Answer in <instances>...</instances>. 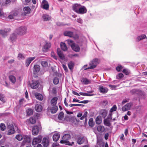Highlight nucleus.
<instances>
[{
    "mask_svg": "<svg viewBox=\"0 0 147 147\" xmlns=\"http://www.w3.org/2000/svg\"><path fill=\"white\" fill-rule=\"evenodd\" d=\"M81 81L82 83L84 84H87L90 82V80L86 78H82L81 79Z\"/></svg>",
    "mask_w": 147,
    "mask_h": 147,
    "instance_id": "obj_19",
    "label": "nucleus"
},
{
    "mask_svg": "<svg viewBox=\"0 0 147 147\" xmlns=\"http://www.w3.org/2000/svg\"><path fill=\"white\" fill-rule=\"evenodd\" d=\"M77 21L80 24H82L83 22L82 20L80 18L77 19Z\"/></svg>",
    "mask_w": 147,
    "mask_h": 147,
    "instance_id": "obj_62",
    "label": "nucleus"
},
{
    "mask_svg": "<svg viewBox=\"0 0 147 147\" xmlns=\"http://www.w3.org/2000/svg\"><path fill=\"white\" fill-rule=\"evenodd\" d=\"M102 119L100 116H98L96 119V124H99L102 122Z\"/></svg>",
    "mask_w": 147,
    "mask_h": 147,
    "instance_id": "obj_35",
    "label": "nucleus"
},
{
    "mask_svg": "<svg viewBox=\"0 0 147 147\" xmlns=\"http://www.w3.org/2000/svg\"><path fill=\"white\" fill-rule=\"evenodd\" d=\"M57 100L58 98L57 97H55L52 98L51 100V106H56Z\"/></svg>",
    "mask_w": 147,
    "mask_h": 147,
    "instance_id": "obj_13",
    "label": "nucleus"
},
{
    "mask_svg": "<svg viewBox=\"0 0 147 147\" xmlns=\"http://www.w3.org/2000/svg\"><path fill=\"white\" fill-rule=\"evenodd\" d=\"M120 139L121 140H124V136L123 134H122L121 135Z\"/></svg>",
    "mask_w": 147,
    "mask_h": 147,
    "instance_id": "obj_63",
    "label": "nucleus"
},
{
    "mask_svg": "<svg viewBox=\"0 0 147 147\" xmlns=\"http://www.w3.org/2000/svg\"><path fill=\"white\" fill-rule=\"evenodd\" d=\"M97 130L100 132H102L105 131V128L103 126L99 125L97 127Z\"/></svg>",
    "mask_w": 147,
    "mask_h": 147,
    "instance_id": "obj_31",
    "label": "nucleus"
},
{
    "mask_svg": "<svg viewBox=\"0 0 147 147\" xmlns=\"http://www.w3.org/2000/svg\"><path fill=\"white\" fill-rule=\"evenodd\" d=\"M41 7L43 9L47 10L49 9V5L48 2L46 0L42 1L41 5Z\"/></svg>",
    "mask_w": 147,
    "mask_h": 147,
    "instance_id": "obj_6",
    "label": "nucleus"
},
{
    "mask_svg": "<svg viewBox=\"0 0 147 147\" xmlns=\"http://www.w3.org/2000/svg\"><path fill=\"white\" fill-rule=\"evenodd\" d=\"M146 37V36L145 34H142L139 36L137 38V40L138 41H139L142 39L145 38Z\"/></svg>",
    "mask_w": 147,
    "mask_h": 147,
    "instance_id": "obj_37",
    "label": "nucleus"
},
{
    "mask_svg": "<svg viewBox=\"0 0 147 147\" xmlns=\"http://www.w3.org/2000/svg\"><path fill=\"white\" fill-rule=\"evenodd\" d=\"M74 65V63L72 61L70 62L68 64V67L70 70L73 69Z\"/></svg>",
    "mask_w": 147,
    "mask_h": 147,
    "instance_id": "obj_39",
    "label": "nucleus"
},
{
    "mask_svg": "<svg viewBox=\"0 0 147 147\" xmlns=\"http://www.w3.org/2000/svg\"><path fill=\"white\" fill-rule=\"evenodd\" d=\"M70 138V136L69 134H65L63 136L62 140L60 141V142L62 144L65 143L66 144L72 145L74 144V142H72V144H69V142L67 141Z\"/></svg>",
    "mask_w": 147,
    "mask_h": 147,
    "instance_id": "obj_3",
    "label": "nucleus"
},
{
    "mask_svg": "<svg viewBox=\"0 0 147 147\" xmlns=\"http://www.w3.org/2000/svg\"><path fill=\"white\" fill-rule=\"evenodd\" d=\"M64 116V113L63 112H61L58 115V118L61 120H62Z\"/></svg>",
    "mask_w": 147,
    "mask_h": 147,
    "instance_id": "obj_43",
    "label": "nucleus"
},
{
    "mask_svg": "<svg viewBox=\"0 0 147 147\" xmlns=\"http://www.w3.org/2000/svg\"><path fill=\"white\" fill-rule=\"evenodd\" d=\"M0 127L1 130L2 131H4L5 129V125L3 123H1L0 125Z\"/></svg>",
    "mask_w": 147,
    "mask_h": 147,
    "instance_id": "obj_51",
    "label": "nucleus"
},
{
    "mask_svg": "<svg viewBox=\"0 0 147 147\" xmlns=\"http://www.w3.org/2000/svg\"><path fill=\"white\" fill-rule=\"evenodd\" d=\"M42 18L43 20L44 21H47L50 20L51 18L49 16L46 15L44 14L43 15Z\"/></svg>",
    "mask_w": 147,
    "mask_h": 147,
    "instance_id": "obj_30",
    "label": "nucleus"
},
{
    "mask_svg": "<svg viewBox=\"0 0 147 147\" xmlns=\"http://www.w3.org/2000/svg\"><path fill=\"white\" fill-rule=\"evenodd\" d=\"M18 35L15 33V32L10 36V40L12 42L16 41L17 38V35Z\"/></svg>",
    "mask_w": 147,
    "mask_h": 147,
    "instance_id": "obj_17",
    "label": "nucleus"
},
{
    "mask_svg": "<svg viewBox=\"0 0 147 147\" xmlns=\"http://www.w3.org/2000/svg\"><path fill=\"white\" fill-rule=\"evenodd\" d=\"M88 124L90 126L93 127L94 125V123L92 118H90L89 119Z\"/></svg>",
    "mask_w": 147,
    "mask_h": 147,
    "instance_id": "obj_42",
    "label": "nucleus"
},
{
    "mask_svg": "<svg viewBox=\"0 0 147 147\" xmlns=\"http://www.w3.org/2000/svg\"><path fill=\"white\" fill-rule=\"evenodd\" d=\"M29 121L32 124H34L35 123L36 121L35 119L32 117H31L29 119Z\"/></svg>",
    "mask_w": 147,
    "mask_h": 147,
    "instance_id": "obj_46",
    "label": "nucleus"
},
{
    "mask_svg": "<svg viewBox=\"0 0 147 147\" xmlns=\"http://www.w3.org/2000/svg\"><path fill=\"white\" fill-rule=\"evenodd\" d=\"M88 112L87 111L84 112L83 116L80 118V120H83L84 119H86L88 115Z\"/></svg>",
    "mask_w": 147,
    "mask_h": 147,
    "instance_id": "obj_40",
    "label": "nucleus"
},
{
    "mask_svg": "<svg viewBox=\"0 0 147 147\" xmlns=\"http://www.w3.org/2000/svg\"><path fill=\"white\" fill-rule=\"evenodd\" d=\"M42 143L44 147H47L49 144L48 140L45 138H44L42 140Z\"/></svg>",
    "mask_w": 147,
    "mask_h": 147,
    "instance_id": "obj_18",
    "label": "nucleus"
},
{
    "mask_svg": "<svg viewBox=\"0 0 147 147\" xmlns=\"http://www.w3.org/2000/svg\"><path fill=\"white\" fill-rule=\"evenodd\" d=\"M8 128L9 129L8 134L10 135L14 133L15 131L14 129L13 126L12 125H9L8 126Z\"/></svg>",
    "mask_w": 147,
    "mask_h": 147,
    "instance_id": "obj_9",
    "label": "nucleus"
},
{
    "mask_svg": "<svg viewBox=\"0 0 147 147\" xmlns=\"http://www.w3.org/2000/svg\"><path fill=\"white\" fill-rule=\"evenodd\" d=\"M41 64L42 66L43 67H46L48 66V63L46 61H42Z\"/></svg>",
    "mask_w": 147,
    "mask_h": 147,
    "instance_id": "obj_50",
    "label": "nucleus"
},
{
    "mask_svg": "<svg viewBox=\"0 0 147 147\" xmlns=\"http://www.w3.org/2000/svg\"><path fill=\"white\" fill-rule=\"evenodd\" d=\"M18 58L19 59H23L25 58V56L21 53H19L18 54Z\"/></svg>",
    "mask_w": 147,
    "mask_h": 147,
    "instance_id": "obj_44",
    "label": "nucleus"
},
{
    "mask_svg": "<svg viewBox=\"0 0 147 147\" xmlns=\"http://www.w3.org/2000/svg\"><path fill=\"white\" fill-rule=\"evenodd\" d=\"M51 44L50 43H48L46 42V44L43 48V51L45 52H46L47 50L51 47Z\"/></svg>",
    "mask_w": 147,
    "mask_h": 147,
    "instance_id": "obj_16",
    "label": "nucleus"
},
{
    "mask_svg": "<svg viewBox=\"0 0 147 147\" xmlns=\"http://www.w3.org/2000/svg\"><path fill=\"white\" fill-rule=\"evenodd\" d=\"M53 82L55 84L57 85L58 84L59 82V79L58 78L55 77L53 79Z\"/></svg>",
    "mask_w": 147,
    "mask_h": 147,
    "instance_id": "obj_45",
    "label": "nucleus"
},
{
    "mask_svg": "<svg viewBox=\"0 0 147 147\" xmlns=\"http://www.w3.org/2000/svg\"><path fill=\"white\" fill-rule=\"evenodd\" d=\"M35 58V57L28 58L26 60L25 64L27 67L29 66L31 62Z\"/></svg>",
    "mask_w": 147,
    "mask_h": 147,
    "instance_id": "obj_10",
    "label": "nucleus"
},
{
    "mask_svg": "<svg viewBox=\"0 0 147 147\" xmlns=\"http://www.w3.org/2000/svg\"><path fill=\"white\" fill-rule=\"evenodd\" d=\"M26 112L28 115H30L33 114V111L32 109H29L27 110Z\"/></svg>",
    "mask_w": 147,
    "mask_h": 147,
    "instance_id": "obj_41",
    "label": "nucleus"
},
{
    "mask_svg": "<svg viewBox=\"0 0 147 147\" xmlns=\"http://www.w3.org/2000/svg\"><path fill=\"white\" fill-rule=\"evenodd\" d=\"M111 121L108 119H105L104 120V124L106 126L109 127L111 125L110 123Z\"/></svg>",
    "mask_w": 147,
    "mask_h": 147,
    "instance_id": "obj_28",
    "label": "nucleus"
},
{
    "mask_svg": "<svg viewBox=\"0 0 147 147\" xmlns=\"http://www.w3.org/2000/svg\"><path fill=\"white\" fill-rule=\"evenodd\" d=\"M4 96L3 94L0 93V100L1 101L4 100Z\"/></svg>",
    "mask_w": 147,
    "mask_h": 147,
    "instance_id": "obj_58",
    "label": "nucleus"
},
{
    "mask_svg": "<svg viewBox=\"0 0 147 147\" xmlns=\"http://www.w3.org/2000/svg\"><path fill=\"white\" fill-rule=\"evenodd\" d=\"M51 56L55 59H57V57L55 55L53 52H51Z\"/></svg>",
    "mask_w": 147,
    "mask_h": 147,
    "instance_id": "obj_57",
    "label": "nucleus"
},
{
    "mask_svg": "<svg viewBox=\"0 0 147 147\" xmlns=\"http://www.w3.org/2000/svg\"><path fill=\"white\" fill-rule=\"evenodd\" d=\"M85 140V138L83 137L82 138H78L77 142L78 144H81L83 143Z\"/></svg>",
    "mask_w": 147,
    "mask_h": 147,
    "instance_id": "obj_34",
    "label": "nucleus"
},
{
    "mask_svg": "<svg viewBox=\"0 0 147 147\" xmlns=\"http://www.w3.org/2000/svg\"><path fill=\"white\" fill-rule=\"evenodd\" d=\"M50 109L51 110L52 113H55L58 110V107L56 106H51L50 107Z\"/></svg>",
    "mask_w": 147,
    "mask_h": 147,
    "instance_id": "obj_21",
    "label": "nucleus"
},
{
    "mask_svg": "<svg viewBox=\"0 0 147 147\" xmlns=\"http://www.w3.org/2000/svg\"><path fill=\"white\" fill-rule=\"evenodd\" d=\"M24 13L25 15L29 14L30 11V9L29 7H26L23 9Z\"/></svg>",
    "mask_w": 147,
    "mask_h": 147,
    "instance_id": "obj_27",
    "label": "nucleus"
},
{
    "mask_svg": "<svg viewBox=\"0 0 147 147\" xmlns=\"http://www.w3.org/2000/svg\"><path fill=\"white\" fill-rule=\"evenodd\" d=\"M123 68V67L122 66L119 65L117 66L116 68V69L118 71H121Z\"/></svg>",
    "mask_w": 147,
    "mask_h": 147,
    "instance_id": "obj_55",
    "label": "nucleus"
},
{
    "mask_svg": "<svg viewBox=\"0 0 147 147\" xmlns=\"http://www.w3.org/2000/svg\"><path fill=\"white\" fill-rule=\"evenodd\" d=\"M57 54L60 59L62 60L65 59V55L63 52L60 51L59 49H57Z\"/></svg>",
    "mask_w": 147,
    "mask_h": 147,
    "instance_id": "obj_15",
    "label": "nucleus"
},
{
    "mask_svg": "<svg viewBox=\"0 0 147 147\" xmlns=\"http://www.w3.org/2000/svg\"><path fill=\"white\" fill-rule=\"evenodd\" d=\"M38 82L37 81H32L30 84V86L32 89H36L38 86Z\"/></svg>",
    "mask_w": 147,
    "mask_h": 147,
    "instance_id": "obj_14",
    "label": "nucleus"
},
{
    "mask_svg": "<svg viewBox=\"0 0 147 147\" xmlns=\"http://www.w3.org/2000/svg\"><path fill=\"white\" fill-rule=\"evenodd\" d=\"M123 72L126 75H129V71L126 69H124L123 70Z\"/></svg>",
    "mask_w": 147,
    "mask_h": 147,
    "instance_id": "obj_54",
    "label": "nucleus"
},
{
    "mask_svg": "<svg viewBox=\"0 0 147 147\" xmlns=\"http://www.w3.org/2000/svg\"><path fill=\"white\" fill-rule=\"evenodd\" d=\"M18 13L17 11H13L11 12L8 16L9 18L12 19H14V17L18 15Z\"/></svg>",
    "mask_w": 147,
    "mask_h": 147,
    "instance_id": "obj_11",
    "label": "nucleus"
},
{
    "mask_svg": "<svg viewBox=\"0 0 147 147\" xmlns=\"http://www.w3.org/2000/svg\"><path fill=\"white\" fill-rule=\"evenodd\" d=\"M52 93L53 94H55L56 93V90L55 88H53L51 90Z\"/></svg>",
    "mask_w": 147,
    "mask_h": 147,
    "instance_id": "obj_56",
    "label": "nucleus"
},
{
    "mask_svg": "<svg viewBox=\"0 0 147 147\" xmlns=\"http://www.w3.org/2000/svg\"><path fill=\"white\" fill-rule=\"evenodd\" d=\"M112 114L111 113H110L109 114V115L106 118L107 119H109V120H110L111 121L112 120Z\"/></svg>",
    "mask_w": 147,
    "mask_h": 147,
    "instance_id": "obj_60",
    "label": "nucleus"
},
{
    "mask_svg": "<svg viewBox=\"0 0 147 147\" xmlns=\"http://www.w3.org/2000/svg\"><path fill=\"white\" fill-rule=\"evenodd\" d=\"M35 109L36 111L40 112L42 111V107L41 105L37 104L35 105Z\"/></svg>",
    "mask_w": 147,
    "mask_h": 147,
    "instance_id": "obj_24",
    "label": "nucleus"
},
{
    "mask_svg": "<svg viewBox=\"0 0 147 147\" xmlns=\"http://www.w3.org/2000/svg\"><path fill=\"white\" fill-rule=\"evenodd\" d=\"M61 47V49L64 51H66L67 49V47L65 43L61 42L60 44Z\"/></svg>",
    "mask_w": 147,
    "mask_h": 147,
    "instance_id": "obj_33",
    "label": "nucleus"
},
{
    "mask_svg": "<svg viewBox=\"0 0 147 147\" xmlns=\"http://www.w3.org/2000/svg\"><path fill=\"white\" fill-rule=\"evenodd\" d=\"M39 132V127L37 126L34 127L32 131V135L34 136L37 135Z\"/></svg>",
    "mask_w": 147,
    "mask_h": 147,
    "instance_id": "obj_12",
    "label": "nucleus"
},
{
    "mask_svg": "<svg viewBox=\"0 0 147 147\" xmlns=\"http://www.w3.org/2000/svg\"><path fill=\"white\" fill-rule=\"evenodd\" d=\"M98 90L99 92L102 94H105L107 92L108 90L107 88L102 86H99Z\"/></svg>",
    "mask_w": 147,
    "mask_h": 147,
    "instance_id": "obj_8",
    "label": "nucleus"
},
{
    "mask_svg": "<svg viewBox=\"0 0 147 147\" xmlns=\"http://www.w3.org/2000/svg\"><path fill=\"white\" fill-rule=\"evenodd\" d=\"M100 114L103 118H105L107 115V112L105 109H102L100 111Z\"/></svg>",
    "mask_w": 147,
    "mask_h": 147,
    "instance_id": "obj_25",
    "label": "nucleus"
},
{
    "mask_svg": "<svg viewBox=\"0 0 147 147\" xmlns=\"http://www.w3.org/2000/svg\"><path fill=\"white\" fill-rule=\"evenodd\" d=\"M10 30V29H8V31L0 30V34H1L3 36H5L7 35L8 32H9Z\"/></svg>",
    "mask_w": 147,
    "mask_h": 147,
    "instance_id": "obj_32",
    "label": "nucleus"
},
{
    "mask_svg": "<svg viewBox=\"0 0 147 147\" xmlns=\"http://www.w3.org/2000/svg\"><path fill=\"white\" fill-rule=\"evenodd\" d=\"M26 29L25 27H21L17 29L15 31L18 35H22L26 32Z\"/></svg>",
    "mask_w": 147,
    "mask_h": 147,
    "instance_id": "obj_2",
    "label": "nucleus"
},
{
    "mask_svg": "<svg viewBox=\"0 0 147 147\" xmlns=\"http://www.w3.org/2000/svg\"><path fill=\"white\" fill-rule=\"evenodd\" d=\"M103 145V144L101 142L99 141H97V145L96 146V147H101V146Z\"/></svg>",
    "mask_w": 147,
    "mask_h": 147,
    "instance_id": "obj_52",
    "label": "nucleus"
},
{
    "mask_svg": "<svg viewBox=\"0 0 147 147\" xmlns=\"http://www.w3.org/2000/svg\"><path fill=\"white\" fill-rule=\"evenodd\" d=\"M124 76L123 74L121 73L119 74L116 76V78L117 79H120L123 78Z\"/></svg>",
    "mask_w": 147,
    "mask_h": 147,
    "instance_id": "obj_48",
    "label": "nucleus"
},
{
    "mask_svg": "<svg viewBox=\"0 0 147 147\" xmlns=\"http://www.w3.org/2000/svg\"><path fill=\"white\" fill-rule=\"evenodd\" d=\"M42 136L41 135L39 136L38 137L33 138L32 145H35L41 142Z\"/></svg>",
    "mask_w": 147,
    "mask_h": 147,
    "instance_id": "obj_5",
    "label": "nucleus"
},
{
    "mask_svg": "<svg viewBox=\"0 0 147 147\" xmlns=\"http://www.w3.org/2000/svg\"><path fill=\"white\" fill-rule=\"evenodd\" d=\"M129 99L128 98H125L123 100L122 102V104H124L127 102H129Z\"/></svg>",
    "mask_w": 147,
    "mask_h": 147,
    "instance_id": "obj_59",
    "label": "nucleus"
},
{
    "mask_svg": "<svg viewBox=\"0 0 147 147\" xmlns=\"http://www.w3.org/2000/svg\"><path fill=\"white\" fill-rule=\"evenodd\" d=\"M66 41L67 43L71 46V47H72V46H73V45L75 44L74 43L73 41L71 40H66Z\"/></svg>",
    "mask_w": 147,
    "mask_h": 147,
    "instance_id": "obj_38",
    "label": "nucleus"
},
{
    "mask_svg": "<svg viewBox=\"0 0 147 147\" xmlns=\"http://www.w3.org/2000/svg\"><path fill=\"white\" fill-rule=\"evenodd\" d=\"M98 59H95L91 61L90 63V66L86 69H92L94 68L99 63Z\"/></svg>",
    "mask_w": 147,
    "mask_h": 147,
    "instance_id": "obj_4",
    "label": "nucleus"
},
{
    "mask_svg": "<svg viewBox=\"0 0 147 147\" xmlns=\"http://www.w3.org/2000/svg\"><path fill=\"white\" fill-rule=\"evenodd\" d=\"M88 100H84L81 101H80L79 102L80 103H84V104H86L88 103Z\"/></svg>",
    "mask_w": 147,
    "mask_h": 147,
    "instance_id": "obj_61",
    "label": "nucleus"
},
{
    "mask_svg": "<svg viewBox=\"0 0 147 147\" xmlns=\"http://www.w3.org/2000/svg\"><path fill=\"white\" fill-rule=\"evenodd\" d=\"M69 106L70 107H72L75 106H84V105L82 104H71L69 105Z\"/></svg>",
    "mask_w": 147,
    "mask_h": 147,
    "instance_id": "obj_53",
    "label": "nucleus"
},
{
    "mask_svg": "<svg viewBox=\"0 0 147 147\" xmlns=\"http://www.w3.org/2000/svg\"><path fill=\"white\" fill-rule=\"evenodd\" d=\"M16 138L19 141L23 139L22 136L21 135H17L16 137Z\"/></svg>",
    "mask_w": 147,
    "mask_h": 147,
    "instance_id": "obj_49",
    "label": "nucleus"
},
{
    "mask_svg": "<svg viewBox=\"0 0 147 147\" xmlns=\"http://www.w3.org/2000/svg\"><path fill=\"white\" fill-rule=\"evenodd\" d=\"M117 109V106L116 105H114L112 108L111 109L110 112V113H112L114 111H116Z\"/></svg>",
    "mask_w": 147,
    "mask_h": 147,
    "instance_id": "obj_47",
    "label": "nucleus"
},
{
    "mask_svg": "<svg viewBox=\"0 0 147 147\" xmlns=\"http://www.w3.org/2000/svg\"><path fill=\"white\" fill-rule=\"evenodd\" d=\"M60 136V135L59 133H55L54 134L53 136V139L54 141H57L59 139Z\"/></svg>",
    "mask_w": 147,
    "mask_h": 147,
    "instance_id": "obj_20",
    "label": "nucleus"
},
{
    "mask_svg": "<svg viewBox=\"0 0 147 147\" xmlns=\"http://www.w3.org/2000/svg\"><path fill=\"white\" fill-rule=\"evenodd\" d=\"M64 35L65 36H68L70 37H72L73 36V33L71 31H66L64 32Z\"/></svg>",
    "mask_w": 147,
    "mask_h": 147,
    "instance_id": "obj_23",
    "label": "nucleus"
},
{
    "mask_svg": "<svg viewBox=\"0 0 147 147\" xmlns=\"http://www.w3.org/2000/svg\"><path fill=\"white\" fill-rule=\"evenodd\" d=\"M108 137H109V134L108 133H107L106 134H105V139L106 140H107L108 139Z\"/></svg>",
    "mask_w": 147,
    "mask_h": 147,
    "instance_id": "obj_64",
    "label": "nucleus"
},
{
    "mask_svg": "<svg viewBox=\"0 0 147 147\" xmlns=\"http://www.w3.org/2000/svg\"><path fill=\"white\" fill-rule=\"evenodd\" d=\"M9 79L10 81L14 84L16 81V78L15 76L13 75H10L9 76Z\"/></svg>",
    "mask_w": 147,
    "mask_h": 147,
    "instance_id": "obj_29",
    "label": "nucleus"
},
{
    "mask_svg": "<svg viewBox=\"0 0 147 147\" xmlns=\"http://www.w3.org/2000/svg\"><path fill=\"white\" fill-rule=\"evenodd\" d=\"M71 48L74 51L76 52L80 50L79 46L75 44L73 46H72Z\"/></svg>",
    "mask_w": 147,
    "mask_h": 147,
    "instance_id": "obj_36",
    "label": "nucleus"
},
{
    "mask_svg": "<svg viewBox=\"0 0 147 147\" xmlns=\"http://www.w3.org/2000/svg\"><path fill=\"white\" fill-rule=\"evenodd\" d=\"M40 70V67L39 65H36L34 66L33 72L35 73L38 72Z\"/></svg>",
    "mask_w": 147,
    "mask_h": 147,
    "instance_id": "obj_22",
    "label": "nucleus"
},
{
    "mask_svg": "<svg viewBox=\"0 0 147 147\" xmlns=\"http://www.w3.org/2000/svg\"><path fill=\"white\" fill-rule=\"evenodd\" d=\"M73 10L78 14H82L86 13L87 10L86 7L80 4H75L73 5Z\"/></svg>",
    "mask_w": 147,
    "mask_h": 147,
    "instance_id": "obj_1",
    "label": "nucleus"
},
{
    "mask_svg": "<svg viewBox=\"0 0 147 147\" xmlns=\"http://www.w3.org/2000/svg\"><path fill=\"white\" fill-rule=\"evenodd\" d=\"M36 98L39 100H41L43 99V96L42 95L39 93H36L35 94Z\"/></svg>",
    "mask_w": 147,
    "mask_h": 147,
    "instance_id": "obj_26",
    "label": "nucleus"
},
{
    "mask_svg": "<svg viewBox=\"0 0 147 147\" xmlns=\"http://www.w3.org/2000/svg\"><path fill=\"white\" fill-rule=\"evenodd\" d=\"M132 103L130 102L127 103L122 108V109L123 111H125L127 110H129L131 106L132 105Z\"/></svg>",
    "mask_w": 147,
    "mask_h": 147,
    "instance_id": "obj_7",
    "label": "nucleus"
}]
</instances>
